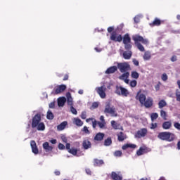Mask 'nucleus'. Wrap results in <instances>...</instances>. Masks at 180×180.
<instances>
[{
  "label": "nucleus",
  "mask_w": 180,
  "mask_h": 180,
  "mask_svg": "<svg viewBox=\"0 0 180 180\" xmlns=\"http://www.w3.org/2000/svg\"><path fill=\"white\" fill-rule=\"evenodd\" d=\"M110 40L115 42L118 41V43H120L122 41L123 44H124L125 50H131V38H130L129 34H125L123 37H122V34L117 36V30H116L112 32Z\"/></svg>",
  "instance_id": "obj_1"
},
{
  "label": "nucleus",
  "mask_w": 180,
  "mask_h": 180,
  "mask_svg": "<svg viewBox=\"0 0 180 180\" xmlns=\"http://www.w3.org/2000/svg\"><path fill=\"white\" fill-rule=\"evenodd\" d=\"M132 40H134L135 46H136L137 49H139L140 51H145L144 46L141 45L140 41H141L142 44H145L146 46L149 43L148 39H144L143 37L139 34L133 36Z\"/></svg>",
  "instance_id": "obj_2"
},
{
  "label": "nucleus",
  "mask_w": 180,
  "mask_h": 180,
  "mask_svg": "<svg viewBox=\"0 0 180 180\" xmlns=\"http://www.w3.org/2000/svg\"><path fill=\"white\" fill-rule=\"evenodd\" d=\"M139 101L142 106H145L146 109H148L153 106V98L148 97L146 98L143 94H139Z\"/></svg>",
  "instance_id": "obj_3"
},
{
  "label": "nucleus",
  "mask_w": 180,
  "mask_h": 180,
  "mask_svg": "<svg viewBox=\"0 0 180 180\" xmlns=\"http://www.w3.org/2000/svg\"><path fill=\"white\" fill-rule=\"evenodd\" d=\"M104 113L107 116L108 115H110L111 117H117V112L116 111V108L109 102L105 103Z\"/></svg>",
  "instance_id": "obj_4"
},
{
  "label": "nucleus",
  "mask_w": 180,
  "mask_h": 180,
  "mask_svg": "<svg viewBox=\"0 0 180 180\" xmlns=\"http://www.w3.org/2000/svg\"><path fill=\"white\" fill-rule=\"evenodd\" d=\"M159 139L160 140H164L165 141H174L175 140V134L171 132H160L158 134Z\"/></svg>",
  "instance_id": "obj_5"
},
{
  "label": "nucleus",
  "mask_w": 180,
  "mask_h": 180,
  "mask_svg": "<svg viewBox=\"0 0 180 180\" xmlns=\"http://www.w3.org/2000/svg\"><path fill=\"white\" fill-rule=\"evenodd\" d=\"M117 95H122V96L127 97L130 95L129 90L122 86H117L115 89Z\"/></svg>",
  "instance_id": "obj_6"
},
{
  "label": "nucleus",
  "mask_w": 180,
  "mask_h": 180,
  "mask_svg": "<svg viewBox=\"0 0 180 180\" xmlns=\"http://www.w3.org/2000/svg\"><path fill=\"white\" fill-rule=\"evenodd\" d=\"M41 121V115L40 113L36 114L32 120V129H36L40 122Z\"/></svg>",
  "instance_id": "obj_7"
},
{
  "label": "nucleus",
  "mask_w": 180,
  "mask_h": 180,
  "mask_svg": "<svg viewBox=\"0 0 180 180\" xmlns=\"http://www.w3.org/2000/svg\"><path fill=\"white\" fill-rule=\"evenodd\" d=\"M96 91L101 99H105V98H106V86H105V85L96 87Z\"/></svg>",
  "instance_id": "obj_8"
},
{
  "label": "nucleus",
  "mask_w": 180,
  "mask_h": 180,
  "mask_svg": "<svg viewBox=\"0 0 180 180\" xmlns=\"http://www.w3.org/2000/svg\"><path fill=\"white\" fill-rule=\"evenodd\" d=\"M147 133H148V131H147V129L143 128L136 131L134 134L135 139H141L142 137H146L147 136Z\"/></svg>",
  "instance_id": "obj_9"
},
{
  "label": "nucleus",
  "mask_w": 180,
  "mask_h": 180,
  "mask_svg": "<svg viewBox=\"0 0 180 180\" xmlns=\"http://www.w3.org/2000/svg\"><path fill=\"white\" fill-rule=\"evenodd\" d=\"M117 68H119L120 72H126V71H129L130 65L127 63H118Z\"/></svg>",
  "instance_id": "obj_10"
},
{
  "label": "nucleus",
  "mask_w": 180,
  "mask_h": 180,
  "mask_svg": "<svg viewBox=\"0 0 180 180\" xmlns=\"http://www.w3.org/2000/svg\"><path fill=\"white\" fill-rule=\"evenodd\" d=\"M67 89V86L65 84H61L58 86L56 88L54 89V94L55 95H58L60 94H62V92H64Z\"/></svg>",
  "instance_id": "obj_11"
},
{
  "label": "nucleus",
  "mask_w": 180,
  "mask_h": 180,
  "mask_svg": "<svg viewBox=\"0 0 180 180\" xmlns=\"http://www.w3.org/2000/svg\"><path fill=\"white\" fill-rule=\"evenodd\" d=\"M30 146L32 150V153L34 154H39V148H37V145L36 144V141H31Z\"/></svg>",
  "instance_id": "obj_12"
},
{
  "label": "nucleus",
  "mask_w": 180,
  "mask_h": 180,
  "mask_svg": "<svg viewBox=\"0 0 180 180\" xmlns=\"http://www.w3.org/2000/svg\"><path fill=\"white\" fill-rule=\"evenodd\" d=\"M82 147L84 150H89V148H91V147H92V143H91V141H89V140L85 139L83 141Z\"/></svg>",
  "instance_id": "obj_13"
},
{
  "label": "nucleus",
  "mask_w": 180,
  "mask_h": 180,
  "mask_svg": "<svg viewBox=\"0 0 180 180\" xmlns=\"http://www.w3.org/2000/svg\"><path fill=\"white\" fill-rule=\"evenodd\" d=\"M105 137V134L98 132L94 136V141H102Z\"/></svg>",
  "instance_id": "obj_14"
},
{
  "label": "nucleus",
  "mask_w": 180,
  "mask_h": 180,
  "mask_svg": "<svg viewBox=\"0 0 180 180\" xmlns=\"http://www.w3.org/2000/svg\"><path fill=\"white\" fill-rule=\"evenodd\" d=\"M66 101L67 103L69 106H72L73 105V101H72V97L71 96V93L67 92L66 93Z\"/></svg>",
  "instance_id": "obj_15"
},
{
  "label": "nucleus",
  "mask_w": 180,
  "mask_h": 180,
  "mask_svg": "<svg viewBox=\"0 0 180 180\" xmlns=\"http://www.w3.org/2000/svg\"><path fill=\"white\" fill-rule=\"evenodd\" d=\"M118 141H124L127 139V136L122 131L117 134Z\"/></svg>",
  "instance_id": "obj_16"
},
{
  "label": "nucleus",
  "mask_w": 180,
  "mask_h": 180,
  "mask_svg": "<svg viewBox=\"0 0 180 180\" xmlns=\"http://www.w3.org/2000/svg\"><path fill=\"white\" fill-rule=\"evenodd\" d=\"M42 146L44 150H45L46 153H49V151H53V146H50L49 144V142L44 143Z\"/></svg>",
  "instance_id": "obj_17"
},
{
  "label": "nucleus",
  "mask_w": 180,
  "mask_h": 180,
  "mask_svg": "<svg viewBox=\"0 0 180 180\" xmlns=\"http://www.w3.org/2000/svg\"><path fill=\"white\" fill-rule=\"evenodd\" d=\"M68 124V122L67 121H64L61 122L59 125L57 126V130H58V131H61L64 130V129L67 127Z\"/></svg>",
  "instance_id": "obj_18"
},
{
  "label": "nucleus",
  "mask_w": 180,
  "mask_h": 180,
  "mask_svg": "<svg viewBox=\"0 0 180 180\" xmlns=\"http://www.w3.org/2000/svg\"><path fill=\"white\" fill-rule=\"evenodd\" d=\"M117 71V66H111L105 70V74H115Z\"/></svg>",
  "instance_id": "obj_19"
},
{
  "label": "nucleus",
  "mask_w": 180,
  "mask_h": 180,
  "mask_svg": "<svg viewBox=\"0 0 180 180\" xmlns=\"http://www.w3.org/2000/svg\"><path fill=\"white\" fill-rule=\"evenodd\" d=\"M103 164H105V162H103V160H99L97 158L94 159V167H101V165H103Z\"/></svg>",
  "instance_id": "obj_20"
},
{
  "label": "nucleus",
  "mask_w": 180,
  "mask_h": 180,
  "mask_svg": "<svg viewBox=\"0 0 180 180\" xmlns=\"http://www.w3.org/2000/svg\"><path fill=\"white\" fill-rule=\"evenodd\" d=\"M122 56L125 60H130V58H131V56H133V53L131 51H124Z\"/></svg>",
  "instance_id": "obj_21"
},
{
  "label": "nucleus",
  "mask_w": 180,
  "mask_h": 180,
  "mask_svg": "<svg viewBox=\"0 0 180 180\" xmlns=\"http://www.w3.org/2000/svg\"><path fill=\"white\" fill-rule=\"evenodd\" d=\"M73 123L74 124H76V126H79V127H81V126L84 124V122L79 118H74Z\"/></svg>",
  "instance_id": "obj_22"
},
{
  "label": "nucleus",
  "mask_w": 180,
  "mask_h": 180,
  "mask_svg": "<svg viewBox=\"0 0 180 180\" xmlns=\"http://www.w3.org/2000/svg\"><path fill=\"white\" fill-rule=\"evenodd\" d=\"M65 102H67V98L65 97H61L58 99V106H64L65 104Z\"/></svg>",
  "instance_id": "obj_23"
},
{
  "label": "nucleus",
  "mask_w": 180,
  "mask_h": 180,
  "mask_svg": "<svg viewBox=\"0 0 180 180\" xmlns=\"http://www.w3.org/2000/svg\"><path fill=\"white\" fill-rule=\"evenodd\" d=\"M37 129L39 131H44V130H46V125H44V122H39L37 126Z\"/></svg>",
  "instance_id": "obj_24"
},
{
  "label": "nucleus",
  "mask_w": 180,
  "mask_h": 180,
  "mask_svg": "<svg viewBox=\"0 0 180 180\" xmlns=\"http://www.w3.org/2000/svg\"><path fill=\"white\" fill-rule=\"evenodd\" d=\"M137 146L133 143H127L122 146V150H127V148H136Z\"/></svg>",
  "instance_id": "obj_25"
},
{
  "label": "nucleus",
  "mask_w": 180,
  "mask_h": 180,
  "mask_svg": "<svg viewBox=\"0 0 180 180\" xmlns=\"http://www.w3.org/2000/svg\"><path fill=\"white\" fill-rule=\"evenodd\" d=\"M146 150V148H143V147L139 148V149L136 151V155L140 156V155H143V154H146V153H147Z\"/></svg>",
  "instance_id": "obj_26"
},
{
  "label": "nucleus",
  "mask_w": 180,
  "mask_h": 180,
  "mask_svg": "<svg viewBox=\"0 0 180 180\" xmlns=\"http://www.w3.org/2000/svg\"><path fill=\"white\" fill-rule=\"evenodd\" d=\"M160 117H162V119H163V120H168V114L167 113V112H165V110H160Z\"/></svg>",
  "instance_id": "obj_27"
},
{
  "label": "nucleus",
  "mask_w": 180,
  "mask_h": 180,
  "mask_svg": "<svg viewBox=\"0 0 180 180\" xmlns=\"http://www.w3.org/2000/svg\"><path fill=\"white\" fill-rule=\"evenodd\" d=\"M171 126H172V124H171V122L167 121V122H165L162 124V127L163 129H165V130H168V129H171Z\"/></svg>",
  "instance_id": "obj_28"
},
{
  "label": "nucleus",
  "mask_w": 180,
  "mask_h": 180,
  "mask_svg": "<svg viewBox=\"0 0 180 180\" xmlns=\"http://www.w3.org/2000/svg\"><path fill=\"white\" fill-rule=\"evenodd\" d=\"M111 177L113 180H122V176L117 175V173L115 172H112Z\"/></svg>",
  "instance_id": "obj_29"
},
{
  "label": "nucleus",
  "mask_w": 180,
  "mask_h": 180,
  "mask_svg": "<svg viewBox=\"0 0 180 180\" xmlns=\"http://www.w3.org/2000/svg\"><path fill=\"white\" fill-rule=\"evenodd\" d=\"M129 77H130V73L129 72H126L120 76L119 79L123 81L124 79L129 78Z\"/></svg>",
  "instance_id": "obj_30"
},
{
  "label": "nucleus",
  "mask_w": 180,
  "mask_h": 180,
  "mask_svg": "<svg viewBox=\"0 0 180 180\" xmlns=\"http://www.w3.org/2000/svg\"><path fill=\"white\" fill-rule=\"evenodd\" d=\"M143 58L145 61H147V60H150V58H151V53L148 51H146L144 53Z\"/></svg>",
  "instance_id": "obj_31"
},
{
  "label": "nucleus",
  "mask_w": 180,
  "mask_h": 180,
  "mask_svg": "<svg viewBox=\"0 0 180 180\" xmlns=\"http://www.w3.org/2000/svg\"><path fill=\"white\" fill-rule=\"evenodd\" d=\"M46 119H48V120H53V119H54V114H53L51 110H48L46 113Z\"/></svg>",
  "instance_id": "obj_32"
},
{
  "label": "nucleus",
  "mask_w": 180,
  "mask_h": 180,
  "mask_svg": "<svg viewBox=\"0 0 180 180\" xmlns=\"http://www.w3.org/2000/svg\"><path fill=\"white\" fill-rule=\"evenodd\" d=\"M111 126L115 130H117V129H119V126H120V124L116 122L115 120H112L111 121Z\"/></svg>",
  "instance_id": "obj_33"
},
{
  "label": "nucleus",
  "mask_w": 180,
  "mask_h": 180,
  "mask_svg": "<svg viewBox=\"0 0 180 180\" xmlns=\"http://www.w3.org/2000/svg\"><path fill=\"white\" fill-rule=\"evenodd\" d=\"M158 105L160 109H162V108H165V106H167V102L165 101V100H161L160 101H159Z\"/></svg>",
  "instance_id": "obj_34"
},
{
  "label": "nucleus",
  "mask_w": 180,
  "mask_h": 180,
  "mask_svg": "<svg viewBox=\"0 0 180 180\" xmlns=\"http://www.w3.org/2000/svg\"><path fill=\"white\" fill-rule=\"evenodd\" d=\"M112 144V138L108 137L104 141V146L106 147L110 146Z\"/></svg>",
  "instance_id": "obj_35"
},
{
  "label": "nucleus",
  "mask_w": 180,
  "mask_h": 180,
  "mask_svg": "<svg viewBox=\"0 0 180 180\" xmlns=\"http://www.w3.org/2000/svg\"><path fill=\"white\" fill-rule=\"evenodd\" d=\"M131 77L134 79H139V77H140V75L136 71H132L131 73Z\"/></svg>",
  "instance_id": "obj_36"
},
{
  "label": "nucleus",
  "mask_w": 180,
  "mask_h": 180,
  "mask_svg": "<svg viewBox=\"0 0 180 180\" xmlns=\"http://www.w3.org/2000/svg\"><path fill=\"white\" fill-rule=\"evenodd\" d=\"M70 154H72V155H76L77 153H78V150L74 147H72L70 150L69 152Z\"/></svg>",
  "instance_id": "obj_37"
},
{
  "label": "nucleus",
  "mask_w": 180,
  "mask_h": 180,
  "mask_svg": "<svg viewBox=\"0 0 180 180\" xmlns=\"http://www.w3.org/2000/svg\"><path fill=\"white\" fill-rule=\"evenodd\" d=\"M151 120L152 122H154V120H156V119L158 118V114L157 112L152 113L150 115Z\"/></svg>",
  "instance_id": "obj_38"
},
{
  "label": "nucleus",
  "mask_w": 180,
  "mask_h": 180,
  "mask_svg": "<svg viewBox=\"0 0 180 180\" xmlns=\"http://www.w3.org/2000/svg\"><path fill=\"white\" fill-rule=\"evenodd\" d=\"M129 85L131 88H136V86H137V81L131 80L129 83Z\"/></svg>",
  "instance_id": "obj_39"
},
{
  "label": "nucleus",
  "mask_w": 180,
  "mask_h": 180,
  "mask_svg": "<svg viewBox=\"0 0 180 180\" xmlns=\"http://www.w3.org/2000/svg\"><path fill=\"white\" fill-rule=\"evenodd\" d=\"M150 26H151V27L158 26V18H155L153 22L150 23Z\"/></svg>",
  "instance_id": "obj_40"
},
{
  "label": "nucleus",
  "mask_w": 180,
  "mask_h": 180,
  "mask_svg": "<svg viewBox=\"0 0 180 180\" xmlns=\"http://www.w3.org/2000/svg\"><path fill=\"white\" fill-rule=\"evenodd\" d=\"M97 124H98V127H100V129H103L105 127V125L106 124V123L98 121Z\"/></svg>",
  "instance_id": "obj_41"
},
{
  "label": "nucleus",
  "mask_w": 180,
  "mask_h": 180,
  "mask_svg": "<svg viewBox=\"0 0 180 180\" xmlns=\"http://www.w3.org/2000/svg\"><path fill=\"white\" fill-rule=\"evenodd\" d=\"M70 111L73 115H77L78 112L77 111V109L74 108V106L70 105Z\"/></svg>",
  "instance_id": "obj_42"
},
{
  "label": "nucleus",
  "mask_w": 180,
  "mask_h": 180,
  "mask_svg": "<svg viewBox=\"0 0 180 180\" xmlns=\"http://www.w3.org/2000/svg\"><path fill=\"white\" fill-rule=\"evenodd\" d=\"M123 153H122L121 150H116L115 153H114V155L115 157H122V155Z\"/></svg>",
  "instance_id": "obj_43"
},
{
  "label": "nucleus",
  "mask_w": 180,
  "mask_h": 180,
  "mask_svg": "<svg viewBox=\"0 0 180 180\" xmlns=\"http://www.w3.org/2000/svg\"><path fill=\"white\" fill-rule=\"evenodd\" d=\"M176 98L177 102H180V91L179 90H176Z\"/></svg>",
  "instance_id": "obj_44"
},
{
  "label": "nucleus",
  "mask_w": 180,
  "mask_h": 180,
  "mask_svg": "<svg viewBox=\"0 0 180 180\" xmlns=\"http://www.w3.org/2000/svg\"><path fill=\"white\" fill-rule=\"evenodd\" d=\"M162 79L165 82L168 79V75H167V73H163L161 76Z\"/></svg>",
  "instance_id": "obj_45"
},
{
  "label": "nucleus",
  "mask_w": 180,
  "mask_h": 180,
  "mask_svg": "<svg viewBox=\"0 0 180 180\" xmlns=\"http://www.w3.org/2000/svg\"><path fill=\"white\" fill-rule=\"evenodd\" d=\"M99 106V103L98 102H94L92 103L91 108L92 109H96L97 108H98Z\"/></svg>",
  "instance_id": "obj_46"
},
{
  "label": "nucleus",
  "mask_w": 180,
  "mask_h": 180,
  "mask_svg": "<svg viewBox=\"0 0 180 180\" xmlns=\"http://www.w3.org/2000/svg\"><path fill=\"white\" fill-rule=\"evenodd\" d=\"M80 117H81V119H83V120L86 119V111L82 112Z\"/></svg>",
  "instance_id": "obj_47"
},
{
  "label": "nucleus",
  "mask_w": 180,
  "mask_h": 180,
  "mask_svg": "<svg viewBox=\"0 0 180 180\" xmlns=\"http://www.w3.org/2000/svg\"><path fill=\"white\" fill-rule=\"evenodd\" d=\"M83 131L86 134H89L91 132L89 131V129H88L87 127H83Z\"/></svg>",
  "instance_id": "obj_48"
},
{
  "label": "nucleus",
  "mask_w": 180,
  "mask_h": 180,
  "mask_svg": "<svg viewBox=\"0 0 180 180\" xmlns=\"http://www.w3.org/2000/svg\"><path fill=\"white\" fill-rule=\"evenodd\" d=\"M58 149L59 150H65V146H64V144H63V143H60L59 144H58Z\"/></svg>",
  "instance_id": "obj_49"
},
{
  "label": "nucleus",
  "mask_w": 180,
  "mask_h": 180,
  "mask_svg": "<svg viewBox=\"0 0 180 180\" xmlns=\"http://www.w3.org/2000/svg\"><path fill=\"white\" fill-rule=\"evenodd\" d=\"M174 127H175V129H177V130H180V124H179V122H175L174 124Z\"/></svg>",
  "instance_id": "obj_50"
},
{
  "label": "nucleus",
  "mask_w": 180,
  "mask_h": 180,
  "mask_svg": "<svg viewBox=\"0 0 180 180\" xmlns=\"http://www.w3.org/2000/svg\"><path fill=\"white\" fill-rule=\"evenodd\" d=\"M86 174H87V175H92V172L91 171V169H86Z\"/></svg>",
  "instance_id": "obj_51"
},
{
  "label": "nucleus",
  "mask_w": 180,
  "mask_h": 180,
  "mask_svg": "<svg viewBox=\"0 0 180 180\" xmlns=\"http://www.w3.org/2000/svg\"><path fill=\"white\" fill-rule=\"evenodd\" d=\"M133 63L136 67H138V65H139V60H137V59H133Z\"/></svg>",
  "instance_id": "obj_52"
},
{
  "label": "nucleus",
  "mask_w": 180,
  "mask_h": 180,
  "mask_svg": "<svg viewBox=\"0 0 180 180\" xmlns=\"http://www.w3.org/2000/svg\"><path fill=\"white\" fill-rule=\"evenodd\" d=\"M55 106H56V104H55L54 102H51V103H49V108L51 109H54Z\"/></svg>",
  "instance_id": "obj_53"
},
{
  "label": "nucleus",
  "mask_w": 180,
  "mask_h": 180,
  "mask_svg": "<svg viewBox=\"0 0 180 180\" xmlns=\"http://www.w3.org/2000/svg\"><path fill=\"white\" fill-rule=\"evenodd\" d=\"M107 30H108V33H112V32H113V30H115V27H109Z\"/></svg>",
  "instance_id": "obj_54"
},
{
  "label": "nucleus",
  "mask_w": 180,
  "mask_h": 180,
  "mask_svg": "<svg viewBox=\"0 0 180 180\" xmlns=\"http://www.w3.org/2000/svg\"><path fill=\"white\" fill-rule=\"evenodd\" d=\"M92 124H93V129H96V124H98V121L95 120L94 121H93Z\"/></svg>",
  "instance_id": "obj_55"
},
{
  "label": "nucleus",
  "mask_w": 180,
  "mask_h": 180,
  "mask_svg": "<svg viewBox=\"0 0 180 180\" xmlns=\"http://www.w3.org/2000/svg\"><path fill=\"white\" fill-rule=\"evenodd\" d=\"M65 148H66V150H68V151H70V150H71V144H70L68 143H66Z\"/></svg>",
  "instance_id": "obj_56"
},
{
  "label": "nucleus",
  "mask_w": 180,
  "mask_h": 180,
  "mask_svg": "<svg viewBox=\"0 0 180 180\" xmlns=\"http://www.w3.org/2000/svg\"><path fill=\"white\" fill-rule=\"evenodd\" d=\"M156 127H157V123H152L151 124V127H150L151 129H156Z\"/></svg>",
  "instance_id": "obj_57"
},
{
  "label": "nucleus",
  "mask_w": 180,
  "mask_h": 180,
  "mask_svg": "<svg viewBox=\"0 0 180 180\" xmlns=\"http://www.w3.org/2000/svg\"><path fill=\"white\" fill-rule=\"evenodd\" d=\"M177 58H176V56H173L171 58V61H172V63H175V61H176Z\"/></svg>",
  "instance_id": "obj_58"
},
{
  "label": "nucleus",
  "mask_w": 180,
  "mask_h": 180,
  "mask_svg": "<svg viewBox=\"0 0 180 180\" xmlns=\"http://www.w3.org/2000/svg\"><path fill=\"white\" fill-rule=\"evenodd\" d=\"M134 20L136 23H139L140 22V18L139 17H135L134 18Z\"/></svg>",
  "instance_id": "obj_59"
},
{
  "label": "nucleus",
  "mask_w": 180,
  "mask_h": 180,
  "mask_svg": "<svg viewBox=\"0 0 180 180\" xmlns=\"http://www.w3.org/2000/svg\"><path fill=\"white\" fill-rule=\"evenodd\" d=\"M49 141L51 144H57V139H51Z\"/></svg>",
  "instance_id": "obj_60"
},
{
  "label": "nucleus",
  "mask_w": 180,
  "mask_h": 180,
  "mask_svg": "<svg viewBox=\"0 0 180 180\" xmlns=\"http://www.w3.org/2000/svg\"><path fill=\"white\" fill-rule=\"evenodd\" d=\"M61 139L63 143H67V141H68V139H67V137L65 136H62Z\"/></svg>",
  "instance_id": "obj_61"
},
{
  "label": "nucleus",
  "mask_w": 180,
  "mask_h": 180,
  "mask_svg": "<svg viewBox=\"0 0 180 180\" xmlns=\"http://www.w3.org/2000/svg\"><path fill=\"white\" fill-rule=\"evenodd\" d=\"M69 76L68 74L64 75L63 81H68Z\"/></svg>",
  "instance_id": "obj_62"
},
{
  "label": "nucleus",
  "mask_w": 180,
  "mask_h": 180,
  "mask_svg": "<svg viewBox=\"0 0 180 180\" xmlns=\"http://www.w3.org/2000/svg\"><path fill=\"white\" fill-rule=\"evenodd\" d=\"M54 174H55V175H56V176H60V174L61 173L60 172V171L56 170V171H55Z\"/></svg>",
  "instance_id": "obj_63"
},
{
  "label": "nucleus",
  "mask_w": 180,
  "mask_h": 180,
  "mask_svg": "<svg viewBox=\"0 0 180 180\" xmlns=\"http://www.w3.org/2000/svg\"><path fill=\"white\" fill-rule=\"evenodd\" d=\"M161 23H165V20H158V26H160V25H161Z\"/></svg>",
  "instance_id": "obj_64"
}]
</instances>
